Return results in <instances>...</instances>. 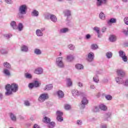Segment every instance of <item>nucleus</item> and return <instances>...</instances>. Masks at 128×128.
<instances>
[{"instance_id":"f257e3e1","label":"nucleus","mask_w":128,"mask_h":128,"mask_svg":"<svg viewBox=\"0 0 128 128\" xmlns=\"http://www.w3.org/2000/svg\"><path fill=\"white\" fill-rule=\"evenodd\" d=\"M6 96H10L14 92H18V85L16 83H13L10 84H8L6 86Z\"/></svg>"},{"instance_id":"f03ea898","label":"nucleus","mask_w":128,"mask_h":128,"mask_svg":"<svg viewBox=\"0 0 128 128\" xmlns=\"http://www.w3.org/2000/svg\"><path fill=\"white\" fill-rule=\"evenodd\" d=\"M28 10V7H26V5L23 4L20 6L19 8V13L18 14V16L20 18H22L24 16L22 14H26V10Z\"/></svg>"},{"instance_id":"7ed1b4c3","label":"nucleus","mask_w":128,"mask_h":128,"mask_svg":"<svg viewBox=\"0 0 128 128\" xmlns=\"http://www.w3.org/2000/svg\"><path fill=\"white\" fill-rule=\"evenodd\" d=\"M64 58L62 57H58L56 59V66L60 68H64V63L63 61Z\"/></svg>"},{"instance_id":"20e7f679","label":"nucleus","mask_w":128,"mask_h":128,"mask_svg":"<svg viewBox=\"0 0 128 128\" xmlns=\"http://www.w3.org/2000/svg\"><path fill=\"white\" fill-rule=\"evenodd\" d=\"M86 60L88 62H92L94 60V54L92 52H89Z\"/></svg>"},{"instance_id":"39448f33","label":"nucleus","mask_w":128,"mask_h":128,"mask_svg":"<svg viewBox=\"0 0 128 128\" xmlns=\"http://www.w3.org/2000/svg\"><path fill=\"white\" fill-rule=\"evenodd\" d=\"M48 94H42L40 96L38 99V100L40 102H44L46 100H48Z\"/></svg>"},{"instance_id":"423d86ee","label":"nucleus","mask_w":128,"mask_h":128,"mask_svg":"<svg viewBox=\"0 0 128 128\" xmlns=\"http://www.w3.org/2000/svg\"><path fill=\"white\" fill-rule=\"evenodd\" d=\"M88 104V100L86 99V98L84 97L82 100V104L80 106V108H86V106Z\"/></svg>"},{"instance_id":"0eeeda50","label":"nucleus","mask_w":128,"mask_h":128,"mask_svg":"<svg viewBox=\"0 0 128 128\" xmlns=\"http://www.w3.org/2000/svg\"><path fill=\"white\" fill-rule=\"evenodd\" d=\"M57 118L56 120L58 122H62L64 120V118H62V112L60 111H57L56 113Z\"/></svg>"},{"instance_id":"6e6552de","label":"nucleus","mask_w":128,"mask_h":128,"mask_svg":"<svg viewBox=\"0 0 128 128\" xmlns=\"http://www.w3.org/2000/svg\"><path fill=\"white\" fill-rule=\"evenodd\" d=\"M73 96H84V92H78V90H73L72 91Z\"/></svg>"},{"instance_id":"1a4fd4ad","label":"nucleus","mask_w":128,"mask_h":128,"mask_svg":"<svg viewBox=\"0 0 128 128\" xmlns=\"http://www.w3.org/2000/svg\"><path fill=\"white\" fill-rule=\"evenodd\" d=\"M97 6H102V4H106L108 0H96Z\"/></svg>"},{"instance_id":"9d476101","label":"nucleus","mask_w":128,"mask_h":128,"mask_svg":"<svg viewBox=\"0 0 128 128\" xmlns=\"http://www.w3.org/2000/svg\"><path fill=\"white\" fill-rule=\"evenodd\" d=\"M116 72L118 76H120L121 78H124V76H126V72H124V70H118Z\"/></svg>"},{"instance_id":"9b49d317","label":"nucleus","mask_w":128,"mask_h":128,"mask_svg":"<svg viewBox=\"0 0 128 128\" xmlns=\"http://www.w3.org/2000/svg\"><path fill=\"white\" fill-rule=\"evenodd\" d=\"M44 72V70L42 68H36L34 70V74H42Z\"/></svg>"},{"instance_id":"f8f14e48","label":"nucleus","mask_w":128,"mask_h":128,"mask_svg":"<svg viewBox=\"0 0 128 128\" xmlns=\"http://www.w3.org/2000/svg\"><path fill=\"white\" fill-rule=\"evenodd\" d=\"M56 94L59 98H62L64 96V92L60 90L58 91Z\"/></svg>"},{"instance_id":"ddd939ff","label":"nucleus","mask_w":128,"mask_h":128,"mask_svg":"<svg viewBox=\"0 0 128 128\" xmlns=\"http://www.w3.org/2000/svg\"><path fill=\"white\" fill-rule=\"evenodd\" d=\"M50 20L53 22H58V18H56V15L54 14H51Z\"/></svg>"},{"instance_id":"4468645a","label":"nucleus","mask_w":128,"mask_h":128,"mask_svg":"<svg viewBox=\"0 0 128 128\" xmlns=\"http://www.w3.org/2000/svg\"><path fill=\"white\" fill-rule=\"evenodd\" d=\"M10 118L12 122H16V116L14 113L11 112L10 114Z\"/></svg>"},{"instance_id":"2eb2a0df","label":"nucleus","mask_w":128,"mask_h":128,"mask_svg":"<svg viewBox=\"0 0 128 128\" xmlns=\"http://www.w3.org/2000/svg\"><path fill=\"white\" fill-rule=\"evenodd\" d=\"M21 50L24 52H28V47L26 45H22L21 46Z\"/></svg>"},{"instance_id":"dca6fc26","label":"nucleus","mask_w":128,"mask_h":128,"mask_svg":"<svg viewBox=\"0 0 128 128\" xmlns=\"http://www.w3.org/2000/svg\"><path fill=\"white\" fill-rule=\"evenodd\" d=\"M109 40H110L112 42H116V36L114 35H110L109 37Z\"/></svg>"},{"instance_id":"f3484780","label":"nucleus","mask_w":128,"mask_h":128,"mask_svg":"<svg viewBox=\"0 0 128 128\" xmlns=\"http://www.w3.org/2000/svg\"><path fill=\"white\" fill-rule=\"evenodd\" d=\"M36 34L37 36H44V33L40 30L38 29L36 30Z\"/></svg>"},{"instance_id":"a211bd4d","label":"nucleus","mask_w":128,"mask_h":128,"mask_svg":"<svg viewBox=\"0 0 128 128\" xmlns=\"http://www.w3.org/2000/svg\"><path fill=\"white\" fill-rule=\"evenodd\" d=\"M52 88H54V86L52 84H48L46 86V87L44 88V90H52Z\"/></svg>"},{"instance_id":"6ab92c4d","label":"nucleus","mask_w":128,"mask_h":128,"mask_svg":"<svg viewBox=\"0 0 128 128\" xmlns=\"http://www.w3.org/2000/svg\"><path fill=\"white\" fill-rule=\"evenodd\" d=\"M66 80L68 86H72V82L71 78H67Z\"/></svg>"},{"instance_id":"aec40b11","label":"nucleus","mask_w":128,"mask_h":128,"mask_svg":"<svg viewBox=\"0 0 128 128\" xmlns=\"http://www.w3.org/2000/svg\"><path fill=\"white\" fill-rule=\"evenodd\" d=\"M116 80L117 84H124V80H122V78H120V77H116Z\"/></svg>"},{"instance_id":"412c9836","label":"nucleus","mask_w":128,"mask_h":128,"mask_svg":"<svg viewBox=\"0 0 128 128\" xmlns=\"http://www.w3.org/2000/svg\"><path fill=\"white\" fill-rule=\"evenodd\" d=\"M90 48L93 50H98V44H91Z\"/></svg>"},{"instance_id":"4be33fe9","label":"nucleus","mask_w":128,"mask_h":128,"mask_svg":"<svg viewBox=\"0 0 128 128\" xmlns=\"http://www.w3.org/2000/svg\"><path fill=\"white\" fill-rule=\"evenodd\" d=\"M38 11L34 10H33V11L32 12V16H38Z\"/></svg>"},{"instance_id":"5701e85b","label":"nucleus","mask_w":128,"mask_h":128,"mask_svg":"<svg viewBox=\"0 0 128 128\" xmlns=\"http://www.w3.org/2000/svg\"><path fill=\"white\" fill-rule=\"evenodd\" d=\"M100 18V20H106V15L104 14V13L102 12H100L99 14Z\"/></svg>"},{"instance_id":"b1692460","label":"nucleus","mask_w":128,"mask_h":128,"mask_svg":"<svg viewBox=\"0 0 128 128\" xmlns=\"http://www.w3.org/2000/svg\"><path fill=\"white\" fill-rule=\"evenodd\" d=\"M34 53L35 54H37V56H40L42 54V50L40 49L36 48L34 50Z\"/></svg>"},{"instance_id":"393cba45","label":"nucleus","mask_w":128,"mask_h":128,"mask_svg":"<svg viewBox=\"0 0 128 128\" xmlns=\"http://www.w3.org/2000/svg\"><path fill=\"white\" fill-rule=\"evenodd\" d=\"M48 128H54V126H56V123L54 122H50V123H48Z\"/></svg>"},{"instance_id":"a878e982","label":"nucleus","mask_w":128,"mask_h":128,"mask_svg":"<svg viewBox=\"0 0 128 128\" xmlns=\"http://www.w3.org/2000/svg\"><path fill=\"white\" fill-rule=\"evenodd\" d=\"M116 19L114 18H112L108 22V24H116Z\"/></svg>"},{"instance_id":"bb28decb","label":"nucleus","mask_w":128,"mask_h":128,"mask_svg":"<svg viewBox=\"0 0 128 128\" xmlns=\"http://www.w3.org/2000/svg\"><path fill=\"white\" fill-rule=\"evenodd\" d=\"M99 108H100V110H106V106L104 104H100L99 106Z\"/></svg>"},{"instance_id":"cd10ccee","label":"nucleus","mask_w":128,"mask_h":128,"mask_svg":"<svg viewBox=\"0 0 128 128\" xmlns=\"http://www.w3.org/2000/svg\"><path fill=\"white\" fill-rule=\"evenodd\" d=\"M10 26H12L14 30H16V23L14 21H12L10 23Z\"/></svg>"},{"instance_id":"c85d7f7f","label":"nucleus","mask_w":128,"mask_h":128,"mask_svg":"<svg viewBox=\"0 0 128 128\" xmlns=\"http://www.w3.org/2000/svg\"><path fill=\"white\" fill-rule=\"evenodd\" d=\"M106 56L108 58H112V52H108L106 53Z\"/></svg>"},{"instance_id":"c756f323","label":"nucleus","mask_w":128,"mask_h":128,"mask_svg":"<svg viewBox=\"0 0 128 128\" xmlns=\"http://www.w3.org/2000/svg\"><path fill=\"white\" fill-rule=\"evenodd\" d=\"M68 32V28H63L60 30V32L61 34H66V32Z\"/></svg>"},{"instance_id":"7c9ffc66","label":"nucleus","mask_w":128,"mask_h":128,"mask_svg":"<svg viewBox=\"0 0 128 128\" xmlns=\"http://www.w3.org/2000/svg\"><path fill=\"white\" fill-rule=\"evenodd\" d=\"M66 59H67V60H68V62H72V60H74V56L70 54L68 55L67 56Z\"/></svg>"},{"instance_id":"2f4dec72","label":"nucleus","mask_w":128,"mask_h":128,"mask_svg":"<svg viewBox=\"0 0 128 128\" xmlns=\"http://www.w3.org/2000/svg\"><path fill=\"white\" fill-rule=\"evenodd\" d=\"M75 66L77 70H82V68H84V66L82 65L81 64H77Z\"/></svg>"},{"instance_id":"473e14b6","label":"nucleus","mask_w":128,"mask_h":128,"mask_svg":"<svg viewBox=\"0 0 128 128\" xmlns=\"http://www.w3.org/2000/svg\"><path fill=\"white\" fill-rule=\"evenodd\" d=\"M44 122L45 124H49L50 122V118L48 117H44Z\"/></svg>"},{"instance_id":"72a5a7b5","label":"nucleus","mask_w":128,"mask_h":128,"mask_svg":"<svg viewBox=\"0 0 128 128\" xmlns=\"http://www.w3.org/2000/svg\"><path fill=\"white\" fill-rule=\"evenodd\" d=\"M18 30H20V32H22V28H24V25H22V24L19 23L18 26Z\"/></svg>"},{"instance_id":"f704fd0d","label":"nucleus","mask_w":128,"mask_h":128,"mask_svg":"<svg viewBox=\"0 0 128 128\" xmlns=\"http://www.w3.org/2000/svg\"><path fill=\"white\" fill-rule=\"evenodd\" d=\"M118 54L120 58H122V56H126V52H124L122 50H120Z\"/></svg>"},{"instance_id":"c9c22d12","label":"nucleus","mask_w":128,"mask_h":128,"mask_svg":"<svg viewBox=\"0 0 128 128\" xmlns=\"http://www.w3.org/2000/svg\"><path fill=\"white\" fill-rule=\"evenodd\" d=\"M4 72L6 76H10V70L8 69H4Z\"/></svg>"},{"instance_id":"e433bc0d","label":"nucleus","mask_w":128,"mask_h":128,"mask_svg":"<svg viewBox=\"0 0 128 128\" xmlns=\"http://www.w3.org/2000/svg\"><path fill=\"white\" fill-rule=\"evenodd\" d=\"M4 68H11L10 64L8 62H4Z\"/></svg>"},{"instance_id":"4c0bfd02","label":"nucleus","mask_w":128,"mask_h":128,"mask_svg":"<svg viewBox=\"0 0 128 128\" xmlns=\"http://www.w3.org/2000/svg\"><path fill=\"white\" fill-rule=\"evenodd\" d=\"M64 14L66 16H70V10H64Z\"/></svg>"},{"instance_id":"58836bf2","label":"nucleus","mask_w":128,"mask_h":128,"mask_svg":"<svg viewBox=\"0 0 128 128\" xmlns=\"http://www.w3.org/2000/svg\"><path fill=\"white\" fill-rule=\"evenodd\" d=\"M93 80L94 82H98V75H96L94 78H93Z\"/></svg>"},{"instance_id":"ea45409f","label":"nucleus","mask_w":128,"mask_h":128,"mask_svg":"<svg viewBox=\"0 0 128 128\" xmlns=\"http://www.w3.org/2000/svg\"><path fill=\"white\" fill-rule=\"evenodd\" d=\"M105 98L106 100H112V96L110 94L106 95Z\"/></svg>"},{"instance_id":"a19ab883","label":"nucleus","mask_w":128,"mask_h":128,"mask_svg":"<svg viewBox=\"0 0 128 128\" xmlns=\"http://www.w3.org/2000/svg\"><path fill=\"white\" fill-rule=\"evenodd\" d=\"M51 16H52V14H45L44 18H45L46 20H50Z\"/></svg>"},{"instance_id":"79ce46f5","label":"nucleus","mask_w":128,"mask_h":128,"mask_svg":"<svg viewBox=\"0 0 128 128\" xmlns=\"http://www.w3.org/2000/svg\"><path fill=\"white\" fill-rule=\"evenodd\" d=\"M68 48L69 50H74L75 48L74 46L72 45V44H69L68 46Z\"/></svg>"},{"instance_id":"37998d69","label":"nucleus","mask_w":128,"mask_h":128,"mask_svg":"<svg viewBox=\"0 0 128 128\" xmlns=\"http://www.w3.org/2000/svg\"><path fill=\"white\" fill-rule=\"evenodd\" d=\"M25 78H29L30 79L32 78V74L28 73H26L25 74Z\"/></svg>"},{"instance_id":"c03bdc74","label":"nucleus","mask_w":128,"mask_h":128,"mask_svg":"<svg viewBox=\"0 0 128 128\" xmlns=\"http://www.w3.org/2000/svg\"><path fill=\"white\" fill-rule=\"evenodd\" d=\"M93 112H100V108H98V106L94 107V108L93 109Z\"/></svg>"},{"instance_id":"a18cd8bd","label":"nucleus","mask_w":128,"mask_h":128,"mask_svg":"<svg viewBox=\"0 0 128 128\" xmlns=\"http://www.w3.org/2000/svg\"><path fill=\"white\" fill-rule=\"evenodd\" d=\"M7 52H8V51L6 50H4V49L0 50V54H4Z\"/></svg>"},{"instance_id":"49530a36","label":"nucleus","mask_w":128,"mask_h":128,"mask_svg":"<svg viewBox=\"0 0 128 128\" xmlns=\"http://www.w3.org/2000/svg\"><path fill=\"white\" fill-rule=\"evenodd\" d=\"M94 30L96 32L97 34L100 33V28L98 26H96L94 28Z\"/></svg>"},{"instance_id":"de8ad7c7","label":"nucleus","mask_w":128,"mask_h":128,"mask_svg":"<svg viewBox=\"0 0 128 128\" xmlns=\"http://www.w3.org/2000/svg\"><path fill=\"white\" fill-rule=\"evenodd\" d=\"M12 36L11 34H4V37L6 38L7 40H8Z\"/></svg>"},{"instance_id":"09e8293b","label":"nucleus","mask_w":128,"mask_h":128,"mask_svg":"<svg viewBox=\"0 0 128 128\" xmlns=\"http://www.w3.org/2000/svg\"><path fill=\"white\" fill-rule=\"evenodd\" d=\"M121 58H122L123 62H128V57L126 56L125 55L124 56H123Z\"/></svg>"},{"instance_id":"8fccbe9b","label":"nucleus","mask_w":128,"mask_h":128,"mask_svg":"<svg viewBox=\"0 0 128 128\" xmlns=\"http://www.w3.org/2000/svg\"><path fill=\"white\" fill-rule=\"evenodd\" d=\"M34 84V86H35L36 88H38L40 86V83L38 81H35Z\"/></svg>"},{"instance_id":"3c124183","label":"nucleus","mask_w":128,"mask_h":128,"mask_svg":"<svg viewBox=\"0 0 128 128\" xmlns=\"http://www.w3.org/2000/svg\"><path fill=\"white\" fill-rule=\"evenodd\" d=\"M124 22L125 24H126L127 26H128V17H125L124 18Z\"/></svg>"},{"instance_id":"603ef678","label":"nucleus","mask_w":128,"mask_h":128,"mask_svg":"<svg viewBox=\"0 0 128 128\" xmlns=\"http://www.w3.org/2000/svg\"><path fill=\"white\" fill-rule=\"evenodd\" d=\"M65 110H70V105L66 104L64 106Z\"/></svg>"},{"instance_id":"864d4df0","label":"nucleus","mask_w":128,"mask_h":128,"mask_svg":"<svg viewBox=\"0 0 128 128\" xmlns=\"http://www.w3.org/2000/svg\"><path fill=\"white\" fill-rule=\"evenodd\" d=\"M24 104L26 106H30V102L28 100L25 101Z\"/></svg>"},{"instance_id":"5fc2aeb1","label":"nucleus","mask_w":128,"mask_h":128,"mask_svg":"<svg viewBox=\"0 0 128 128\" xmlns=\"http://www.w3.org/2000/svg\"><path fill=\"white\" fill-rule=\"evenodd\" d=\"M82 122L80 120H78L76 121V124L78 126H82Z\"/></svg>"},{"instance_id":"6e6d98bb","label":"nucleus","mask_w":128,"mask_h":128,"mask_svg":"<svg viewBox=\"0 0 128 128\" xmlns=\"http://www.w3.org/2000/svg\"><path fill=\"white\" fill-rule=\"evenodd\" d=\"M34 86V83H30L28 85L30 88H32Z\"/></svg>"},{"instance_id":"4d7b16f0","label":"nucleus","mask_w":128,"mask_h":128,"mask_svg":"<svg viewBox=\"0 0 128 128\" xmlns=\"http://www.w3.org/2000/svg\"><path fill=\"white\" fill-rule=\"evenodd\" d=\"M4 0L6 4H12V0Z\"/></svg>"},{"instance_id":"13d9d810","label":"nucleus","mask_w":128,"mask_h":128,"mask_svg":"<svg viewBox=\"0 0 128 128\" xmlns=\"http://www.w3.org/2000/svg\"><path fill=\"white\" fill-rule=\"evenodd\" d=\"M90 34H87L86 36V40H90Z\"/></svg>"},{"instance_id":"bf43d9fd","label":"nucleus","mask_w":128,"mask_h":128,"mask_svg":"<svg viewBox=\"0 0 128 128\" xmlns=\"http://www.w3.org/2000/svg\"><path fill=\"white\" fill-rule=\"evenodd\" d=\"M78 86L80 88H82V86H84V84H82V83L80 82H78Z\"/></svg>"},{"instance_id":"052dcab7","label":"nucleus","mask_w":128,"mask_h":128,"mask_svg":"<svg viewBox=\"0 0 128 128\" xmlns=\"http://www.w3.org/2000/svg\"><path fill=\"white\" fill-rule=\"evenodd\" d=\"M111 115L112 114L110 112H108L105 115V116L106 118H110Z\"/></svg>"},{"instance_id":"680f3d73","label":"nucleus","mask_w":128,"mask_h":128,"mask_svg":"<svg viewBox=\"0 0 128 128\" xmlns=\"http://www.w3.org/2000/svg\"><path fill=\"white\" fill-rule=\"evenodd\" d=\"M90 88H91V90H94V88H96V86H94V84H91L90 86Z\"/></svg>"},{"instance_id":"e2e57ef3","label":"nucleus","mask_w":128,"mask_h":128,"mask_svg":"<svg viewBox=\"0 0 128 128\" xmlns=\"http://www.w3.org/2000/svg\"><path fill=\"white\" fill-rule=\"evenodd\" d=\"M124 85L126 86H128V80H126Z\"/></svg>"},{"instance_id":"0e129e2a","label":"nucleus","mask_w":128,"mask_h":128,"mask_svg":"<svg viewBox=\"0 0 128 128\" xmlns=\"http://www.w3.org/2000/svg\"><path fill=\"white\" fill-rule=\"evenodd\" d=\"M34 128H40V126H38V124H35L34 125Z\"/></svg>"},{"instance_id":"69168bd1","label":"nucleus","mask_w":128,"mask_h":128,"mask_svg":"<svg viewBox=\"0 0 128 128\" xmlns=\"http://www.w3.org/2000/svg\"><path fill=\"white\" fill-rule=\"evenodd\" d=\"M97 34H98V38H102V34H100V32H99V33H97Z\"/></svg>"},{"instance_id":"338daca9","label":"nucleus","mask_w":128,"mask_h":128,"mask_svg":"<svg viewBox=\"0 0 128 128\" xmlns=\"http://www.w3.org/2000/svg\"><path fill=\"white\" fill-rule=\"evenodd\" d=\"M102 128H106V125H102Z\"/></svg>"},{"instance_id":"774afa93","label":"nucleus","mask_w":128,"mask_h":128,"mask_svg":"<svg viewBox=\"0 0 128 128\" xmlns=\"http://www.w3.org/2000/svg\"><path fill=\"white\" fill-rule=\"evenodd\" d=\"M123 2H128V0H122Z\"/></svg>"}]
</instances>
